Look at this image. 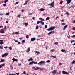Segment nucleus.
I'll use <instances>...</instances> for the list:
<instances>
[{
  "label": "nucleus",
  "mask_w": 75,
  "mask_h": 75,
  "mask_svg": "<svg viewBox=\"0 0 75 75\" xmlns=\"http://www.w3.org/2000/svg\"><path fill=\"white\" fill-rule=\"evenodd\" d=\"M45 61H41L39 63H38V65H45Z\"/></svg>",
  "instance_id": "1"
},
{
  "label": "nucleus",
  "mask_w": 75,
  "mask_h": 75,
  "mask_svg": "<svg viewBox=\"0 0 75 75\" xmlns=\"http://www.w3.org/2000/svg\"><path fill=\"white\" fill-rule=\"evenodd\" d=\"M55 28V27H50L49 29H47V31H52Z\"/></svg>",
  "instance_id": "2"
},
{
  "label": "nucleus",
  "mask_w": 75,
  "mask_h": 75,
  "mask_svg": "<svg viewBox=\"0 0 75 75\" xmlns=\"http://www.w3.org/2000/svg\"><path fill=\"white\" fill-rule=\"evenodd\" d=\"M48 5H51V6H52V7H54V1L52 2L51 4H48Z\"/></svg>",
  "instance_id": "3"
},
{
  "label": "nucleus",
  "mask_w": 75,
  "mask_h": 75,
  "mask_svg": "<svg viewBox=\"0 0 75 75\" xmlns=\"http://www.w3.org/2000/svg\"><path fill=\"white\" fill-rule=\"evenodd\" d=\"M8 55V53H4V54H3L2 55V57H4L5 56H7Z\"/></svg>",
  "instance_id": "4"
},
{
  "label": "nucleus",
  "mask_w": 75,
  "mask_h": 75,
  "mask_svg": "<svg viewBox=\"0 0 75 75\" xmlns=\"http://www.w3.org/2000/svg\"><path fill=\"white\" fill-rule=\"evenodd\" d=\"M62 73H63V74H67V75H68L69 74V73H67L65 71H62Z\"/></svg>",
  "instance_id": "5"
},
{
  "label": "nucleus",
  "mask_w": 75,
  "mask_h": 75,
  "mask_svg": "<svg viewBox=\"0 0 75 75\" xmlns=\"http://www.w3.org/2000/svg\"><path fill=\"white\" fill-rule=\"evenodd\" d=\"M0 33H4V31L3 29H2L0 30Z\"/></svg>",
  "instance_id": "6"
},
{
  "label": "nucleus",
  "mask_w": 75,
  "mask_h": 75,
  "mask_svg": "<svg viewBox=\"0 0 75 75\" xmlns=\"http://www.w3.org/2000/svg\"><path fill=\"white\" fill-rule=\"evenodd\" d=\"M52 74H55L57 73V70H54L52 72Z\"/></svg>",
  "instance_id": "7"
},
{
  "label": "nucleus",
  "mask_w": 75,
  "mask_h": 75,
  "mask_svg": "<svg viewBox=\"0 0 75 75\" xmlns=\"http://www.w3.org/2000/svg\"><path fill=\"white\" fill-rule=\"evenodd\" d=\"M66 1L68 4H69L71 2V0H66Z\"/></svg>",
  "instance_id": "8"
},
{
  "label": "nucleus",
  "mask_w": 75,
  "mask_h": 75,
  "mask_svg": "<svg viewBox=\"0 0 75 75\" xmlns=\"http://www.w3.org/2000/svg\"><path fill=\"white\" fill-rule=\"evenodd\" d=\"M35 38H31V41H34V40H35Z\"/></svg>",
  "instance_id": "9"
},
{
  "label": "nucleus",
  "mask_w": 75,
  "mask_h": 75,
  "mask_svg": "<svg viewBox=\"0 0 75 75\" xmlns=\"http://www.w3.org/2000/svg\"><path fill=\"white\" fill-rule=\"evenodd\" d=\"M33 63H34V61H32L29 64V65H33Z\"/></svg>",
  "instance_id": "10"
},
{
  "label": "nucleus",
  "mask_w": 75,
  "mask_h": 75,
  "mask_svg": "<svg viewBox=\"0 0 75 75\" xmlns=\"http://www.w3.org/2000/svg\"><path fill=\"white\" fill-rule=\"evenodd\" d=\"M68 25H65V26H64L63 28V30H65V29H66V28H67V27H68Z\"/></svg>",
  "instance_id": "11"
},
{
  "label": "nucleus",
  "mask_w": 75,
  "mask_h": 75,
  "mask_svg": "<svg viewBox=\"0 0 75 75\" xmlns=\"http://www.w3.org/2000/svg\"><path fill=\"white\" fill-rule=\"evenodd\" d=\"M62 52H64L65 53H66V51L65 50H64V49H62L61 50Z\"/></svg>",
  "instance_id": "12"
},
{
  "label": "nucleus",
  "mask_w": 75,
  "mask_h": 75,
  "mask_svg": "<svg viewBox=\"0 0 75 75\" xmlns=\"http://www.w3.org/2000/svg\"><path fill=\"white\" fill-rule=\"evenodd\" d=\"M36 68H37V69H40V70H43V68H41L40 67H37Z\"/></svg>",
  "instance_id": "13"
},
{
  "label": "nucleus",
  "mask_w": 75,
  "mask_h": 75,
  "mask_svg": "<svg viewBox=\"0 0 75 75\" xmlns=\"http://www.w3.org/2000/svg\"><path fill=\"white\" fill-rule=\"evenodd\" d=\"M12 60H13V62H14L15 61H18V60L16 59L15 58H13Z\"/></svg>",
  "instance_id": "14"
},
{
  "label": "nucleus",
  "mask_w": 75,
  "mask_h": 75,
  "mask_svg": "<svg viewBox=\"0 0 75 75\" xmlns=\"http://www.w3.org/2000/svg\"><path fill=\"white\" fill-rule=\"evenodd\" d=\"M40 10L41 11H44L45 10V9L41 8V9H40Z\"/></svg>",
  "instance_id": "15"
},
{
  "label": "nucleus",
  "mask_w": 75,
  "mask_h": 75,
  "mask_svg": "<svg viewBox=\"0 0 75 75\" xmlns=\"http://www.w3.org/2000/svg\"><path fill=\"white\" fill-rule=\"evenodd\" d=\"M39 20H41L42 21H44V19H42V18H39Z\"/></svg>",
  "instance_id": "16"
},
{
  "label": "nucleus",
  "mask_w": 75,
  "mask_h": 75,
  "mask_svg": "<svg viewBox=\"0 0 75 75\" xmlns=\"http://www.w3.org/2000/svg\"><path fill=\"white\" fill-rule=\"evenodd\" d=\"M52 57H53L54 58H56V56H52L50 57V58H52Z\"/></svg>",
  "instance_id": "17"
},
{
  "label": "nucleus",
  "mask_w": 75,
  "mask_h": 75,
  "mask_svg": "<svg viewBox=\"0 0 75 75\" xmlns=\"http://www.w3.org/2000/svg\"><path fill=\"white\" fill-rule=\"evenodd\" d=\"M33 61V58H30V59L29 60H28V61L29 62V61Z\"/></svg>",
  "instance_id": "18"
},
{
  "label": "nucleus",
  "mask_w": 75,
  "mask_h": 75,
  "mask_svg": "<svg viewBox=\"0 0 75 75\" xmlns=\"http://www.w3.org/2000/svg\"><path fill=\"white\" fill-rule=\"evenodd\" d=\"M35 53H37V54H38V55H39V54H40V52H38V51H35Z\"/></svg>",
  "instance_id": "19"
},
{
  "label": "nucleus",
  "mask_w": 75,
  "mask_h": 75,
  "mask_svg": "<svg viewBox=\"0 0 75 75\" xmlns=\"http://www.w3.org/2000/svg\"><path fill=\"white\" fill-rule=\"evenodd\" d=\"M25 40H23L22 41V43H23V44H24V42H25Z\"/></svg>",
  "instance_id": "20"
},
{
  "label": "nucleus",
  "mask_w": 75,
  "mask_h": 75,
  "mask_svg": "<svg viewBox=\"0 0 75 75\" xmlns=\"http://www.w3.org/2000/svg\"><path fill=\"white\" fill-rule=\"evenodd\" d=\"M28 2V1H26L25 2L24 4V5H26L27 4V3Z\"/></svg>",
  "instance_id": "21"
},
{
  "label": "nucleus",
  "mask_w": 75,
  "mask_h": 75,
  "mask_svg": "<svg viewBox=\"0 0 75 75\" xmlns=\"http://www.w3.org/2000/svg\"><path fill=\"white\" fill-rule=\"evenodd\" d=\"M50 20V17H47L46 18V20Z\"/></svg>",
  "instance_id": "22"
},
{
  "label": "nucleus",
  "mask_w": 75,
  "mask_h": 75,
  "mask_svg": "<svg viewBox=\"0 0 75 75\" xmlns=\"http://www.w3.org/2000/svg\"><path fill=\"white\" fill-rule=\"evenodd\" d=\"M30 51V49L28 48L27 49V52H29V51Z\"/></svg>",
  "instance_id": "23"
},
{
  "label": "nucleus",
  "mask_w": 75,
  "mask_h": 75,
  "mask_svg": "<svg viewBox=\"0 0 75 75\" xmlns=\"http://www.w3.org/2000/svg\"><path fill=\"white\" fill-rule=\"evenodd\" d=\"M39 27V26L38 25H37L36 26V29L37 30V29H38V28Z\"/></svg>",
  "instance_id": "24"
},
{
  "label": "nucleus",
  "mask_w": 75,
  "mask_h": 75,
  "mask_svg": "<svg viewBox=\"0 0 75 75\" xmlns=\"http://www.w3.org/2000/svg\"><path fill=\"white\" fill-rule=\"evenodd\" d=\"M65 14H67V15H69V13L68 12H66L65 13Z\"/></svg>",
  "instance_id": "25"
},
{
  "label": "nucleus",
  "mask_w": 75,
  "mask_h": 75,
  "mask_svg": "<svg viewBox=\"0 0 75 75\" xmlns=\"http://www.w3.org/2000/svg\"><path fill=\"white\" fill-rule=\"evenodd\" d=\"M25 24L26 26H27L28 25V23H25Z\"/></svg>",
  "instance_id": "26"
},
{
  "label": "nucleus",
  "mask_w": 75,
  "mask_h": 75,
  "mask_svg": "<svg viewBox=\"0 0 75 75\" xmlns=\"http://www.w3.org/2000/svg\"><path fill=\"white\" fill-rule=\"evenodd\" d=\"M4 60L1 59V61H0V62H4Z\"/></svg>",
  "instance_id": "27"
},
{
  "label": "nucleus",
  "mask_w": 75,
  "mask_h": 75,
  "mask_svg": "<svg viewBox=\"0 0 75 75\" xmlns=\"http://www.w3.org/2000/svg\"><path fill=\"white\" fill-rule=\"evenodd\" d=\"M62 25H65V23H62L61 24Z\"/></svg>",
  "instance_id": "28"
},
{
  "label": "nucleus",
  "mask_w": 75,
  "mask_h": 75,
  "mask_svg": "<svg viewBox=\"0 0 75 75\" xmlns=\"http://www.w3.org/2000/svg\"><path fill=\"white\" fill-rule=\"evenodd\" d=\"M10 68H11V69H13V65H10Z\"/></svg>",
  "instance_id": "29"
},
{
  "label": "nucleus",
  "mask_w": 75,
  "mask_h": 75,
  "mask_svg": "<svg viewBox=\"0 0 75 75\" xmlns=\"http://www.w3.org/2000/svg\"><path fill=\"white\" fill-rule=\"evenodd\" d=\"M8 1V0H5L4 1L5 3H7V1Z\"/></svg>",
  "instance_id": "30"
},
{
  "label": "nucleus",
  "mask_w": 75,
  "mask_h": 75,
  "mask_svg": "<svg viewBox=\"0 0 75 75\" xmlns=\"http://www.w3.org/2000/svg\"><path fill=\"white\" fill-rule=\"evenodd\" d=\"M62 3H63V1H61L60 2V4H62Z\"/></svg>",
  "instance_id": "31"
},
{
  "label": "nucleus",
  "mask_w": 75,
  "mask_h": 75,
  "mask_svg": "<svg viewBox=\"0 0 75 75\" xmlns=\"http://www.w3.org/2000/svg\"><path fill=\"white\" fill-rule=\"evenodd\" d=\"M40 21H38L37 23V24H40Z\"/></svg>",
  "instance_id": "32"
},
{
  "label": "nucleus",
  "mask_w": 75,
  "mask_h": 75,
  "mask_svg": "<svg viewBox=\"0 0 75 75\" xmlns=\"http://www.w3.org/2000/svg\"><path fill=\"white\" fill-rule=\"evenodd\" d=\"M75 61L74 60H73L72 62L71 63V64H75Z\"/></svg>",
  "instance_id": "33"
},
{
  "label": "nucleus",
  "mask_w": 75,
  "mask_h": 75,
  "mask_svg": "<svg viewBox=\"0 0 75 75\" xmlns=\"http://www.w3.org/2000/svg\"><path fill=\"white\" fill-rule=\"evenodd\" d=\"M15 34H19V33L18 32H16Z\"/></svg>",
  "instance_id": "34"
},
{
  "label": "nucleus",
  "mask_w": 75,
  "mask_h": 75,
  "mask_svg": "<svg viewBox=\"0 0 75 75\" xmlns=\"http://www.w3.org/2000/svg\"><path fill=\"white\" fill-rule=\"evenodd\" d=\"M9 14H10V13L9 12L7 13L6 14V16H8Z\"/></svg>",
  "instance_id": "35"
},
{
  "label": "nucleus",
  "mask_w": 75,
  "mask_h": 75,
  "mask_svg": "<svg viewBox=\"0 0 75 75\" xmlns=\"http://www.w3.org/2000/svg\"><path fill=\"white\" fill-rule=\"evenodd\" d=\"M47 25H45V28H47Z\"/></svg>",
  "instance_id": "36"
},
{
  "label": "nucleus",
  "mask_w": 75,
  "mask_h": 75,
  "mask_svg": "<svg viewBox=\"0 0 75 75\" xmlns=\"http://www.w3.org/2000/svg\"><path fill=\"white\" fill-rule=\"evenodd\" d=\"M50 33H51V34H54V31H51Z\"/></svg>",
  "instance_id": "37"
},
{
  "label": "nucleus",
  "mask_w": 75,
  "mask_h": 75,
  "mask_svg": "<svg viewBox=\"0 0 75 75\" xmlns=\"http://www.w3.org/2000/svg\"><path fill=\"white\" fill-rule=\"evenodd\" d=\"M3 47L2 46H0V49H3Z\"/></svg>",
  "instance_id": "38"
},
{
  "label": "nucleus",
  "mask_w": 75,
  "mask_h": 75,
  "mask_svg": "<svg viewBox=\"0 0 75 75\" xmlns=\"http://www.w3.org/2000/svg\"><path fill=\"white\" fill-rule=\"evenodd\" d=\"M3 6H6V4H3Z\"/></svg>",
  "instance_id": "39"
},
{
  "label": "nucleus",
  "mask_w": 75,
  "mask_h": 75,
  "mask_svg": "<svg viewBox=\"0 0 75 75\" xmlns=\"http://www.w3.org/2000/svg\"><path fill=\"white\" fill-rule=\"evenodd\" d=\"M18 3L19 2H16L15 4L16 5V4H18Z\"/></svg>",
  "instance_id": "40"
},
{
  "label": "nucleus",
  "mask_w": 75,
  "mask_h": 75,
  "mask_svg": "<svg viewBox=\"0 0 75 75\" xmlns=\"http://www.w3.org/2000/svg\"><path fill=\"white\" fill-rule=\"evenodd\" d=\"M46 62L50 63V60H47V61H46Z\"/></svg>",
  "instance_id": "41"
},
{
  "label": "nucleus",
  "mask_w": 75,
  "mask_h": 75,
  "mask_svg": "<svg viewBox=\"0 0 75 75\" xmlns=\"http://www.w3.org/2000/svg\"><path fill=\"white\" fill-rule=\"evenodd\" d=\"M48 35H50V34H51V32H50L48 34Z\"/></svg>",
  "instance_id": "42"
},
{
  "label": "nucleus",
  "mask_w": 75,
  "mask_h": 75,
  "mask_svg": "<svg viewBox=\"0 0 75 75\" xmlns=\"http://www.w3.org/2000/svg\"><path fill=\"white\" fill-rule=\"evenodd\" d=\"M41 23L42 25H44V22H41Z\"/></svg>",
  "instance_id": "43"
},
{
  "label": "nucleus",
  "mask_w": 75,
  "mask_h": 75,
  "mask_svg": "<svg viewBox=\"0 0 75 75\" xmlns=\"http://www.w3.org/2000/svg\"><path fill=\"white\" fill-rule=\"evenodd\" d=\"M70 41L74 42H75V40H71Z\"/></svg>",
  "instance_id": "44"
},
{
  "label": "nucleus",
  "mask_w": 75,
  "mask_h": 75,
  "mask_svg": "<svg viewBox=\"0 0 75 75\" xmlns=\"http://www.w3.org/2000/svg\"><path fill=\"white\" fill-rule=\"evenodd\" d=\"M9 49L10 50H12V48H11V47H9Z\"/></svg>",
  "instance_id": "45"
},
{
  "label": "nucleus",
  "mask_w": 75,
  "mask_h": 75,
  "mask_svg": "<svg viewBox=\"0 0 75 75\" xmlns=\"http://www.w3.org/2000/svg\"><path fill=\"white\" fill-rule=\"evenodd\" d=\"M13 40L16 42H18V41L17 40H15V39H13Z\"/></svg>",
  "instance_id": "46"
},
{
  "label": "nucleus",
  "mask_w": 75,
  "mask_h": 75,
  "mask_svg": "<svg viewBox=\"0 0 75 75\" xmlns=\"http://www.w3.org/2000/svg\"><path fill=\"white\" fill-rule=\"evenodd\" d=\"M73 30H74V31H75V27L73 28Z\"/></svg>",
  "instance_id": "47"
},
{
  "label": "nucleus",
  "mask_w": 75,
  "mask_h": 75,
  "mask_svg": "<svg viewBox=\"0 0 75 75\" xmlns=\"http://www.w3.org/2000/svg\"><path fill=\"white\" fill-rule=\"evenodd\" d=\"M3 42H0V44H1V45H2V44H3Z\"/></svg>",
  "instance_id": "48"
},
{
  "label": "nucleus",
  "mask_w": 75,
  "mask_h": 75,
  "mask_svg": "<svg viewBox=\"0 0 75 75\" xmlns=\"http://www.w3.org/2000/svg\"><path fill=\"white\" fill-rule=\"evenodd\" d=\"M7 48H8L7 46L5 47H4V48H5V49H7Z\"/></svg>",
  "instance_id": "49"
},
{
  "label": "nucleus",
  "mask_w": 75,
  "mask_h": 75,
  "mask_svg": "<svg viewBox=\"0 0 75 75\" xmlns=\"http://www.w3.org/2000/svg\"><path fill=\"white\" fill-rule=\"evenodd\" d=\"M33 63L35 64H37V62H34L33 61Z\"/></svg>",
  "instance_id": "50"
},
{
  "label": "nucleus",
  "mask_w": 75,
  "mask_h": 75,
  "mask_svg": "<svg viewBox=\"0 0 75 75\" xmlns=\"http://www.w3.org/2000/svg\"><path fill=\"white\" fill-rule=\"evenodd\" d=\"M26 37L27 38H28V35H27L26 36Z\"/></svg>",
  "instance_id": "51"
},
{
  "label": "nucleus",
  "mask_w": 75,
  "mask_h": 75,
  "mask_svg": "<svg viewBox=\"0 0 75 75\" xmlns=\"http://www.w3.org/2000/svg\"><path fill=\"white\" fill-rule=\"evenodd\" d=\"M59 65H62V63H60L59 64Z\"/></svg>",
  "instance_id": "52"
},
{
  "label": "nucleus",
  "mask_w": 75,
  "mask_h": 75,
  "mask_svg": "<svg viewBox=\"0 0 75 75\" xmlns=\"http://www.w3.org/2000/svg\"><path fill=\"white\" fill-rule=\"evenodd\" d=\"M4 65H5V64L4 63L3 64H1V66H4Z\"/></svg>",
  "instance_id": "53"
},
{
  "label": "nucleus",
  "mask_w": 75,
  "mask_h": 75,
  "mask_svg": "<svg viewBox=\"0 0 75 75\" xmlns=\"http://www.w3.org/2000/svg\"><path fill=\"white\" fill-rule=\"evenodd\" d=\"M0 42H3V40H0Z\"/></svg>",
  "instance_id": "54"
},
{
  "label": "nucleus",
  "mask_w": 75,
  "mask_h": 75,
  "mask_svg": "<svg viewBox=\"0 0 75 75\" xmlns=\"http://www.w3.org/2000/svg\"><path fill=\"white\" fill-rule=\"evenodd\" d=\"M34 69V70H36V71H37V70H38L36 68L34 69Z\"/></svg>",
  "instance_id": "55"
},
{
  "label": "nucleus",
  "mask_w": 75,
  "mask_h": 75,
  "mask_svg": "<svg viewBox=\"0 0 75 75\" xmlns=\"http://www.w3.org/2000/svg\"><path fill=\"white\" fill-rule=\"evenodd\" d=\"M18 42V44H21L20 42L18 41V42Z\"/></svg>",
  "instance_id": "56"
},
{
  "label": "nucleus",
  "mask_w": 75,
  "mask_h": 75,
  "mask_svg": "<svg viewBox=\"0 0 75 75\" xmlns=\"http://www.w3.org/2000/svg\"><path fill=\"white\" fill-rule=\"evenodd\" d=\"M55 44H56V45H57L58 44V42H56L55 43Z\"/></svg>",
  "instance_id": "57"
},
{
  "label": "nucleus",
  "mask_w": 75,
  "mask_h": 75,
  "mask_svg": "<svg viewBox=\"0 0 75 75\" xmlns=\"http://www.w3.org/2000/svg\"><path fill=\"white\" fill-rule=\"evenodd\" d=\"M58 18V16H57L56 17V19H55V20H57V19Z\"/></svg>",
  "instance_id": "58"
},
{
  "label": "nucleus",
  "mask_w": 75,
  "mask_h": 75,
  "mask_svg": "<svg viewBox=\"0 0 75 75\" xmlns=\"http://www.w3.org/2000/svg\"><path fill=\"white\" fill-rule=\"evenodd\" d=\"M19 39L20 40H22L23 39V38H20Z\"/></svg>",
  "instance_id": "59"
},
{
  "label": "nucleus",
  "mask_w": 75,
  "mask_h": 75,
  "mask_svg": "<svg viewBox=\"0 0 75 75\" xmlns=\"http://www.w3.org/2000/svg\"><path fill=\"white\" fill-rule=\"evenodd\" d=\"M2 68V66L0 65V68Z\"/></svg>",
  "instance_id": "60"
},
{
  "label": "nucleus",
  "mask_w": 75,
  "mask_h": 75,
  "mask_svg": "<svg viewBox=\"0 0 75 75\" xmlns=\"http://www.w3.org/2000/svg\"><path fill=\"white\" fill-rule=\"evenodd\" d=\"M35 18L34 17H33L32 18V19L33 20H35Z\"/></svg>",
  "instance_id": "61"
},
{
  "label": "nucleus",
  "mask_w": 75,
  "mask_h": 75,
  "mask_svg": "<svg viewBox=\"0 0 75 75\" xmlns=\"http://www.w3.org/2000/svg\"><path fill=\"white\" fill-rule=\"evenodd\" d=\"M25 73H26L25 71H23V74H25Z\"/></svg>",
  "instance_id": "62"
},
{
  "label": "nucleus",
  "mask_w": 75,
  "mask_h": 75,
  "mask_svg": "<svg viewBox=\"0 0 75 75\" xmlns=\"http://www.w3.org/2000/svg\"><path fill=\"white\" fill-rule=\"evenodd\" d=\"M11 75H16V74H11Z\"/></svg>",
  "instance_id": "63"
},
{
  "label": "nucleus",
  "mask_w": 75,
  "mask_h": 75,
  "mask_svg": "<svg viewBox=\"0 0 75 75\" xmlns=\"http://www.w3.org/2000/svg\"><path fill=\"white\" fill-rule=\"evenodd\" d=\"M72 37H75V35H73L72 36Z\"/></svg>",
  "instance_id": "64"
}]
</instances>
